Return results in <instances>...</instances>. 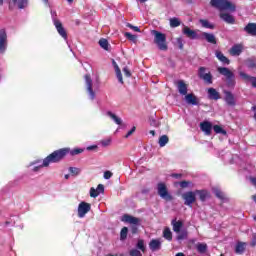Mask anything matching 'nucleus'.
Wrapping results in <instances>:
<instances>
[{
	"label": "nucleus",
	"mask_w": 256,
	"mask_h": 256,
	"mask_svg": "<svg viewBox=\"0 0 256 256\" xmlns=\"http://www.w3.org/2000/svg\"><path fill=\"white\" fill-rule=\"evenodd\" d=\"M69 153V149H59L48 155L43 160H34L31 162L28 167H33L32 171H41L43 167H49L51 163H59L62 159H65V156Z\"/></svg>",
	"instance_id": "f257e3e1"
},
{
	"label": "nucleus",
	"mask_w": 256,
	"mask_h": 256,
	"mask_svg": "<svg viewBox=\"0 0 256 256\" xmlns=\"http://www.w3.org/2000/svg\"><path fill=\"white\" fill-rule=\"evenodd\" d=\"M210 5L219 11H229V13L237 11V6L230 0H211Z\"/></svg>",
	"instance_id": "f03ea898"
},
{
	"label": "nucleus",
	"mask_w": 256,
	"mask_h": 256,
	"mask_svg": "<svg viewBox=\"0 0 256 256\" xmlns=\"http://www.w3.org/2000/svg\"><path fill=\"white\" fill-rule=\"evenodd\" d=\"M151 34L154 35V43L160 51H167V36L157 30H152Z\"/></svg>",
	"instance_id": "7ed1b4c3"
},
{
	"label": "nucleus",
	"mask_w": 256,
	"mask_h": 256,
	"mask_svg": "<svg viewBox=\"0 0 256 256\" xmlns=\"http://www.w3.org/2000/svg\"><path fill=\"white\" fill-rule=\"evenodd\" d=\"M51 17L52 21L54 23L55 28L57 29V32L63 39H67V31H65V28L63 27V24L59 19H57V12L51 10Z\"/></svg>",
	"instance_id": "20e7f679"
},
{
	"label": "nucleus",
	"mask_w": 256,
	"mask_h": 256,
	"mask_svg": "<svg viewBox=\"0 0 256 256\" xmlns=\"http://www.w3.org/2000/svg\"><path fill=\"white\" fill-rule=\"evenodd\" d=\"M9 45V40L7 39V31L5 29L0 30V54L5 55L7 52V47Z\"/></svg>",
	"instance_id": "39448f33"
},
{
	"label": "nucleus",
	"mask_w": 256,
	"mask_h": 256,
	"mask_svg": "<svg viewBox=\"0 0 256 256\" xmlns=\"http://www.w3.org/2000/svg\"><path fill=\"white\" fill-rule=\"evenodd\" d=\"M182 199L184 200V205H187V207H193V203L197 201V196L195 191H188L182 194Z\"/></svg>",
	"instance_id": "423d86ee"
},
{
	"label": "nucleus",
	"mask_w": 256,
	"mask_h": 256,
	"mask_svg": "<svg viewBox=\"0 0 256 256\" xmlns=\"http://www.w3.org/2000/svg\"><path fill=\"white\" fill-rule=\"evenodd\" d=\"M84 79L88 97L89 99H91V101H93V99H95V90H93V80L91 79V76L89 74H86Z\"/></svg>",
	"instance_id": "0eeeda50"
},
{
	"label": "nucleus",
	"mask_w": 256,
	"mask_h": 256,
	"mask_svg": "<svg viewBox=\"0 0 256 256\" xmlns=\"http://www.w3.org/2000/svg\"><path fill=\"white\" fill-rule=\"evenodd\" d=\"M78 217L80 219H83L85 217V215H87V213H89V211H91V204L82 201L79 203L78 205Z\"/></svg>",
	"instance_id": "6e6552de"
},
{
	"label": "nucleus",
	"mask_w": 256,
	"mask_h": 256,
	"mask_svg": "<svg viewBox=\"0 0 256 256\" xmlns=\"http://www.w3.org/2000/svg\"><path fill=\"white\" fill-rule=\"evenodd\" d=\"M158 195H160V197L166 201H171V195H169L167 186H165L164 183L158 184Z\"/></svg>",
	"instance_id": "1a4fd4ad"
},
{
	"label": "nucleus",
	"mask_w": 256,
	"mask_h": 256,
	"mask_svg": "<svg viewBox=\"0 0 256 256\" xmlns=\"http://www.w3.org/2000/svg\"><path fill=\"white\" fill-rule=\"evenodd\" d=\"M28 5V0H10L9 7L10 9H25Z\"/></svg>",
	"instance_id": "9d476101"
},
{
	"label": "nucleus",
	"mask_w": 256,
	"mask_h": 256,
	"mask_svg": "<svg viewBox=\"0 0 256 256\" xmlns=\"http://www.w3.org/2000/svg\"><path fill=\"white\" fill-rule=\"evenodd\" d=\"M121 221L123 223H129L130 225H139V223H141V219L131 216L129 214L123 215Z\"/></svg>",
	"instance_id": "9b49d317"
},
{
	"label": "nucleus",
	"mask_w": 256,
	"mask_h": 256,
	"mask_svg": "<svg viewBox=\"0 0 256 256\" xmlns=\"http://www.w3.org/2000/svg\"><path fill=\"white\" fill-rule=\"evenodd\" d=\"M182 33L188 37V39H199V35H197V30H192L191 28L185 26L182 29Z\"/></svg>",
	"instance_id": "f8f14e48"
},
{
	"label": "nucleus",
	"mask_w": 256,
	"mask_h": 256,
	"mask_svg": "<svg viewBox=\"0 0 256 256\" xmlns=\"http://www.w3.org/2000/svg\"><path fill=\"white\" fill-rule=\"evenodd\" d=\"M240 77L245 81L246 83H251L252 87L256 89V77L249 76V74L245 72L239 73Z\"/></svg>",
	"instance_id": "ddd939ff"
},
{
	"label": "nucleus",
	"mask_w": 256,
	"mask_h": 256,
	"mask_svg": "<svg viewBox=\"0 0 256 256\" xmlns=\"http://www.w3.org/2000/svg\"><path fill=\"white\" fill-rule=\"evenodd\" d=\"M195 193L196 197H198L200 201H202V203H204V201H207V199L211 198V194L207 190H195Z\"/></svg>",
	"instance_id": "4468645a"
},
{
	"label": "nucleus",
	"mask_w": 256,
	"mask_h": 256,
	"mask_svg": "<svg viewBox=\"0 0 256 256\" xmlns=\"http://www.w3.org/2000/svg\"><path fill=\"white\" fill-rule=\"evenodd\" d=\"M200 129L205 133V135H211V131L213 129V124L209 121H204L200 123Z\"/></svg>",
	"instance_id": "2eb2a0df"
},
{
	"label": "nucleus",
	"mask_w": 256,
	"mask_h": 256,
	"mask_svg": "<svg viewBox=\"0 0 256 256\" xmlns=\"http://www.w3.org/2000/svg\"><path fill=\"white\" fill-rule=\"evenodd\" d=\"M220 19L225 21V23H228V25L235 24V18L227 12H220Z\"/></svg>",
	"instance_id": "dca6fc26"
},
{
	"label": "nucleus",
	"mask_w": 256,
	"mask_h": 256,
	"mask_svg": "<svg viewBox=\"0 0 256 256\" xmlns=\"http://www.w3.org/2000/svg\"><path fill=\"white\" fill-rule=\"evenodd\" d=\"M199 75L201 79H204L206 83H212L211 81V73L207 72V69L205 67H201L199 69Z\"/></svg>",
	"instance_id": "f3484780"
},
{
	"label": "nucleus",
	"mask_w": 256,
	"mask_h": 256,
	"mask_svg": "<svg viewBox=\"0 0 256 256\" xmlns=\"http://www.w3.org/2000/svg\"><path fill=\"white\" fill-rule=\"evenodd\" d=\"M176 85H177L178 93H180V95H187L188 86L185 83V81L179 80L176 82Z\"/></svg>",
	"instance_id": "a211bd4d"
},
{
	"label": "nucleus",
	"mask_w": 256,
	"mask_h": 256,
	"mask_svg": "<svg viewBox=\"0 0 256 256\" xmlns=\"http://www.w3.org/2000/svg\"><path fill=\"white\" fill-rule=\"evenodd\" d=\"M185 101L188 105H198L199 99H197V96L195 94L190 93L185 95Z\"/></svg>",
	"instance_id": "6ab92c4d"
},
{
	"label": "nucleus",
	"mask_w": 256,
	"mask_h": 256,
	"mask_svg": "<svg viewBox=\"0 0 256 256\" xmlns=\"http://www.w3.org/2000/svg\"><path fill=\"white\" fill-rule=\"evenodd\" d=\"M162 241L161 239H152L149 243V248L152 251H159V249H161V245H162Z\"/></svg>",
	"instance_id": "aec40b11"
},
{
	"label": "nucleus",
	"mask_w": 256,
	"mask_h": 256,
	"mask_svg": "<svg viewBox=\"0 0 256 256\" xmlns=\"http://www.w3.org/2000/svg\"><path fill=\"white\" fill-rule=\"evenodd\" d=\"M218 72L221 75H224V77H226V79H228L229 81H233V78L235 77L233 75V72H231V70H229L228 68H218Z\"/></svg>",
	"instance_id": "412c9836"
},
{
	"label": "nucleus",
	"mask_w": 256,
	"mask_h": 256,
	"mask_svg": "<svg viewBox=\"0 0 256 256\" xmlns=\"http://www.w3.org/2000/svg\"><path fill=\"white\" fill-rule=\"evenodd\" d=\"M243 53V45L237 44L230 49V55L233 57H239V54Z\"/></svg>",
	"instance_id": "4be33fe9"
},
{
	"label": "nucleus",
	"mask_w": 256,
	"mask_h": 256,
	"mask_svg": "<svg viewBox=\"0 0 256 256\" xmlns=\"http://www.w3.org/2000/svg\"><path fill=\"white\" fill-rule=\"evenodd\" d=\"M113 66H114V69H115V74H116V77L119 81V83H121V85H123V74L121 73V69L119 68V65H117V62H115V60H113Z\"/></svg>",
	"instance_id": "5701e85b"
},
{
	"label": "nucleus",
	"mask_w": 256,
	"mask_h": 256,
	"mask_svg": "<svg viewBox=\"0 0 256 256\" xmlns=\"http://www.w3.org/2000/svg\"><path fill=\"white\" fill-rule=\"evenodd\" d=\"M208 97L209 99H213L214 101L221 99V95L219 94V92H217L215 88L208 89Z\"/></svg>",
	"instance_id": "b1692460"
},
{
	"label": "nucleus",
	"mask_w": 256,
	"mask_h": 256,
	"mask_svg": "<svg viewBox=\"0 0 256 256\" xmlns=\"http://www.w3.org/2000/svg\"><path fill=\"white\" fill-rule=\"evenodd\" d=\"M225 101L228 105H235V96L229 91H224Z\"/></svg>",
	"instance_id": "393cba45"
},
{
	"label": "nucleus",
	"mask_w": 256,
	"mask_h": 256,
	"mask_svg": "<svg viewBox=\"0 0 256 256\" xmlns=\"http://www.w3.org/2000/svg\"><path fill=\"white\" fill-rule=\"evenodd\" d=\"M106 115H107V117L112 119V121H114V123H116V125H121L123 123V120L119 116H116L115 113H113L111 111L106 112Z\"/></svg>",
	"instance_id": "a878e982"
},
{
	"label": "nucleus",
	"mask_w": 256,
	"mask_h": 256,
	"mask_svg": "<svg viewBox=\"0 0 256 256\" xmlns=\"http://www.w3.org/2000/svg\"><path fill=\"white\" fill-rule=\"evenodd\" d=\"M202 37H204V39H206L208 43H212L213 45L217 43V39L215 38V35L211 33L203 32Z\"/></svg>",
	"instance_id": "bb28decb"
},
{
	"label": "nucleus",
	"mask_w": 256,
	"mask_h": 256,
	"mask_svg": "<svg viewBox=\"0 0 256 256\" xmlns=\"http://www.w3.org/2000/svg\"><path fill=\"white\" fill-rule=\"evenodd\" d=\"M246 247H247V243H245V242H238L236 244L235 253H237L238 255H241L245 251Z\"/></svg>",
	"instance_id": "cd10ccee"
},
{
	"label": "nucleus",
	"mask_w": 256,
	"mask_h": 256,
	"mask_svg": "<svg viewBox=\"0 0 256 256\" xmlns=\"http://www.w3.org/2000/svg\"><path fill=\"white\" fill-rule=\"evenodd\" d=\"M200 25L204 27L205 29H215V24L209 22V20L206 19H200L199 20Z\"/></svg>",
	"instance_id": "c85d7f7f"
},
{
	"label": "nucleus",
	"mask_w": 256,
	"mask_h": 256,
	"mask_svg": "<svg viewBox=\"0 0 256 256\" xmlns=\"http://www.w3.org/2000/svg\"><path fill=\"white\" fill-rule=\"evenodd\" d=\"M172 226H173V231H174L175 233H180V232H181V229H182V227H183V222L173 220V221H172Z\"/></svg>",
	"instance_id": "c756f323"
},
{
	"label": "nucleus",
	"mask_w": 256,
	"mask_h": 256,
	"mask_svg": "<svg viewBox=\"0 0 256 256\" xmlns=\"http://www.w3.org/2000/svg\"><path fill=\"white\" fill-rule=\"evenodd\" d=\"M62 149H68L69 151L66 153V155L68 153H70V155H72V157H75V155H81V153H83V151H85V149L83 148H74V149H70V148H62Z\"/></svg>",
	"instance_id": "7c9ffc66"
},
{
	"label": "nucleus",
	"mask_w": 256,
	"mask_h": 256,
	"mask_svg": "<svg viewBox=\"0 0 256 256\" xmlns=\"http://www.w3.org/2000/svg\"><path fill=\"white\" fill-rule=\"evenodd\" d=\"M245 31L249 33L250 35H256V24L250 23L245 27Z\"/></svg>",
	"instance_id": "2f4dec72"
},
{
	"label": "nucleus",
	"mask_w": 256,
	"mask_h": 256,
	"mask_svg": "<svg viewBox=\"0 0 256 256\" xmlns=\"http://www.w3.org/2000/svg\"><path fill=\"white\" fill-rule=\"evenodd\" d=\"M216 57L217 59H219V61H221V63H224L225 65H229L228 58L225 57V55H223V53H221L220 51L216 52Z\"/></svg>",
	"instance_id": "473e14b6"
},
{
	"label": "nucleus",
	"mask_w": 256,
	"mask_h": 256,
	"mask_svg": "<svg viewBox=\"0 0 256 256\" xmlns=\"http://www.w3.org/2000/svg\"><path fill=\"white\" fill-rule=\"evenodd\" d=\"M213 193L218 199H225V193L219 188H213Z\"/></svg>",
	"instance_id": "72a5a7b5"
},
{
	"label": "nucleus",
	"mask_w": 256,
	"mask_h": 256,
	"mask_svg": "<svg viewBox=\"0 0 256 256\" xmlns=\"http://www.w3.org/2000/svg\"><path fill=\"white\" fill-rule=\"evenodd\" d=\"M163 237L164 239L171 241L173 239V234L171 233V229L165 228L163 231Z\"/></svg>",
	"instance_id": "f704fd0d"
},
{
	"label": "nucleus",
	"mask_w": 256,
	"mask_h": 256,
	"mask_svg": "<svg viewBox=\"0 0 256 256\" xmlns=\"http://www.w3.org/2000/svg\"><path fill=\"white\" fill-rule=\"evenodd\" d=\"M160 147H165V145H167V143H169V137L167 135H163L159 138L158 141Z\"/></svg>",
	"instance_id": "c9c22d12"
},
{
	"label": "nucleus",
	"mask_w": 256,
	"mask_h": 256,
	"mask_svg": "<svg viewBox=\"0 0 256 256\" xmlns=\"http://www.w3.org/2000/svg\"><path fill=\"white\" fill-rule=\"evenodd\" d=\"M99 45L105 51H109V42L107 41V39H105V38L100 39L99 40Z\"/></svg>",
	"instance_id": "e433bc0d"
},
{
	"label": "nucleus",
	"mask_w": 256,
	"mask_h": 256,
	"mask_svg": "<svg viewBox=\"0 0 256 256\" xmlns=\"http://www.w3.org/2000/svg\"><path fill=\"white\" fill-rule=\"evenodd\" d=\"M196 249L199 253H205V251H207V244L198 243V244H196Z\"/></svg>",
	"instance_id": "4c0bfd02"
},
{
	"label": "nucleus",
	"mask_w": 256,
	"mask_h": 256,
	"mask_svg": "<svg viewBox=\"0 0 256 256\" xmlns=\"http://www.w3.org/2000/svg\"><path fill=\"white\" fill-rule=\"evenodd\" d=\"M179 25H181V20H179V18H171L170 19V27L175 28V27H179Z\"/></svg>",
	"instance_id": "58836bf2"
},
{
	"label": "nucleus",
	"mask_w": 256,
	"mask_h": 256,
	"mask_svg": "<svg viewBox=\"0 0 256 256\" xmlns=\"http://www.w3.org/2000/svg\"><path fill=\"white\" fill-rule=\"evenodd\" d=\"M127 233H129V229L127 227H123L120 232L121 241H125V239H127Z\"/></svg>",
	"instance_id": "ea45409f"
},
{
	"label": "nucleus",
	"mask_w": 256,
	"mask_h": 256,
	"mask_svg": "<svg viewBox=\"0 0 256 256\" xmlns=\"http://www.w3.org/2000/svg\"><path fill=\"white\" fill-rule=\"evenodd\" d=\"M136 247H137V249H140V251H142V253H145V250H146L145 241L138 240Z\"/></svg>",
	"instance_id": "a19ab883"
},
{
	"label": "nucleus",
	"mask_w": 256,
	"mask_h": 256,
	"mask_svg": "<svg viewBox=\"0 0 256 256\" xmlns=\"http://www.w3.org/2000/svg\"><path fill=\"white\" fill-rule=\"evenodd\" d=\"M124 35L129 39V41H132V43H137V35H133L129 32H126Z\"/></svg>",
	"instance_id": "79ce46f5"
},
{
	"label": "nucleus",
	"mask_w": 256,
	"mask_h": 256,
	"mask_svg": "<svg viewBox=\"0 0 256 256\" xmlns=\"http://www.w3.org/2000/svg\"><path fill=\"white\" fill-rule=\"evenodd\" d=\"M213 130L215 131V133H220V135H227V131L222 129L221 126H219V125H215L213 127Z\"/></svg>",
	"instance_id": "37998d69"
},
{
	"label": "nucleus",
	"mask_w": 256,
	"mask_h": 256,
	"mask_svg": "<svg viewBox=\"0 0 256 256\" xmlns=\"http://www.w3.org/2000/svg\"><path fill=\"white\" fill-rule=\"evenodd\" d=\"M112 141L113 140L111 138H106L104 140H101L100 143H101L102 147H109V145H111Z\"/></svg>",
	"instance_id": "c03bdc74"
},
{
	"label": "nucleus",
	"mask_w": 256,
	"mask_h": 256,
	"mask_svg": "<svg viewBox=\"0 0 256 256\" xmlns=\"http://www.w3.org/2000/svg\"><path fill=\"white\" fill-rule=\"evenodd\" d=\"M177 239H178V241L187 239V231L178 232Z\"/></svg>",
	"instance_id": "a18cd8bd"
},
{
	"label": "nucleus",
	"mask_w": 256,
	"mask_h": 256,
	"mask_svg": "<svg viewBox=\"0 0 256 256\" xmlns=\"http://www.w3.org/2000/svg\"><path fill=\"white\" fill-rule=\"evenodd\" d=\"M90 197H99V192H97V189H95L94 187L90 189Z\"/></svg>",
	"instance_id": "49530a36"
},
{
	"label": "nucleus",
	"mask_w": 256,
	"mask_h": 256,
	"mask_svg": "<svg viewBox=\"0 0 256 256\" xmlns=\"http://www.w3.org/2000/svg\"><path fill=\"white\" fill-rule=\"evenodd\" d=\"M96 191H97L98 195H101V193H103L105 191V186H103V184H99L96 188Z\"/></svg>",
	"instance_id": "de8ad7c7"
},
{
	"label": "nucleus",
	"mask_w": 256,
	"mask_h": 256,
	"mask_svg": "<svg viewBox=\"0 0 256 256\" xmlns=\"http://www.w3.org/2000/svg\"><path fill=\"white\" fill-rule=\"evenodd\" d=\"M127 27H129V29H132V31H135L136 33H141V29H139V27L137 26H133L132 24H127Z\"/></svg>",
	"instance_id": "09e8293b"
},
{
	"label": "nucleus",
	"mask_w": 256,
	"mask_h": 256,
	"mask_svg": "<svg viewBox=\"0 0 256 256\" xmlns=\"http://www.w3.org/2000/svg\"><path fill=\"white\" fill-rule=\"evenodd\" d=\"M69 171H70V173H72L73 175H79V173H80L79 168H75V167H70V168H69Z\"/></svg>",
	"instance_id": "8fccbe9b"
},
{
	"label": "nucleus",
	"mask_w": 256,
	"mask_h": 256,
	"mask_svg": "<svg viewBox=\"0 0 256 256\" xmlns=\"http://www.w3.org/2000/svg\"><path fill=\"white\" fill-rule=\"evenodd\" d=\"M130 255H131V256H142V255H141V251H139V250H137V249H132V250L130 251Z\"/></svg>",
	"instance_id": "3c124183"
},
{
	"label": "nucleus",
	"mask_w": 256,
	"mask_h": 256,
	"mask_svg": "<svg viewBox=\"0 0 256 256\" xmlns=\"http://www.w3.org/2000/svg\"><path fill=\"white\" fill-rule=\"evenodd\" d=\"M113 177V172L107 170L104 172V179H111Z\"/></svg>",
	"instance_id": "603ef678"
},
{
	"label": "nucleus",
	"mask_w": 256,
	"mask_h": 256,
	"mask_svg": "<svg viewBox=\"0 0 256 256\" xmlns=\"http://www.w3.org/2000/svg\"><path fill=\"white\" fill-rule=\"evenodd\" d=\"M123 73H124L125 77H131V70H129L128 67L123 68Z\"/></svg>",
	"instance_id": "864d4df0"
},
{
	"label": "nucleus",
	"mask_w": 256,
	"mask_h": 256,
	"mask_svg": "<svg viewBox=\"0 0 256 256\" xmlns=\"http://www.w3.org/2000/svg\"><path fill=\"white\" fill-rule=\"evenodd\" d=\"M176 43H177L179 49H183V38H181V37L177 38Z\"/></svg>",
	"instance_id": "5fc2aeb1"
},
{
	"label": "nucleus",
	"mask_w": 256,
	"mask_h": 256,
	"mask_svg": "<svg viewBox=\"0 0 256 256\" xmlns=\"http://www.w3.org/2000/svg\"><path fill=\"white\" fill-rule=\"evenodd\" d=\"M136 129L137 128L135 126H133L132 129L129 130L128 133L126 134V136H125L126 139H128V137H131V135H133L135 133Z\"/></svg>",
	"instance_id": "6e6d98bb"
},
{
	"label": "nucleus",
	"mask_w": 256,
	"mask_h": 256,
	"mask_svg": "<svg viewBox=\"0 0 256 256\" xmlns=\"http://www.w3.org/2000/svg\"><path fill=\"white\" fill-rule=\"evenodd\" d=\"M247 65L251 69H255V67H256L255 61H253V60H248Z\"/></svg>",
	"instance_id": "4d7b16f0"
},
{
	"label": "nucleus",
	"mask_w": 256,
	"mask_h": 256,
	"mask_svg": "<svg viewBox=\"0 0 256 256\" xmlns=\"http://www.w3.org/2000/svg\"><path fill=\"white\" fill-rule=\"evenodd\" d=\"M180 187H182V189H185V187H189V182L187 181L180 182Z\"/></svg>",
	"instance_id": "13d9d810"
},
{
	"label": "nucleus",
	"mask_w": 256,
	"mask_h": 256,
	"mask_svg": "<svg viewBox=\"0 0 256 256\" xmlns=\"http://www.w3.org/2000/svg\"><path fill=\"white\" fill-rule=\"evenodd\" d=\"M87 151H95V149H97V145H92V146H88Z\"/></svg>",
	"instance_id": "bf43d9fd"
},
{
	"label": "nucleus",
	"mask_w": 256,
	"mask_h": 256,
	"mask_svg": "<svg viewBox=\"0 0 256 256\" xmlns=\"http://www.w3.org/2000/svg\"><path fill=\"white\" fill-rule=\"evenodd\" d=\"M251 245H252L253 247H255V245H256V234L253 235Z\"/></svg>",
	"instance_id": "052dcab7"
},
{
	"label": "nucleus",
	"mask_w": 256,
	"mask_h": 256,
	"mask_svg": "<svg viewBox=\"0 0 256 256\" xmlns=\"http://www.w3.org/2000/svg\"><path fill=\"white\" fill-rule=\"evenodd\" d=\"M250 181L254 185V187H256V178H251Z\"/></svg>",
	"instance_id": "680f3d73"
},
{
	"label": "nucleus",
	"mask_w": 256,
	"mask_h": 256,
	"mask_svg": "<svg viewBox=\"0 0 256 256\" xmlns=\"http://www.w3.org/2000/svg\"><path fill=\"white\" fill-rule=\"evenodd\" d=\"M150 135L152 136V137H155V131L154 130H150Z\"/></svg>",
	"instance_id": "e2e57ef3"
},
{
	"label": "nucleus",
	"mask_w": 256,
	"mask_h": 256,
	"mask_svg": "<svg viewBox=\"0 0 256 256\" xmlns=\"http://www.w3.org/2000/svg\"><path fill=\"white\" fill-rule=\"evenodd\" d=\"M172 177L179 178V177H181V174H174V175H172Z\"/></svg>",
	"instance_id": "0e129e2a"
},
{
	"label": "nucleus",
	"mask_w": 256,
	"mask_h": 256,
	"mask_svg": "<svg viewBox=\"0 0 256 256\" xmlns=\"http://www.w3.org/2000/svg\"><path fill=\"white\" fill-rule=\"evenodd\" d=\"M175 256H185V254H183V253H177Z\"/></svg>",
	"instance_id": "69168bd1"
},
{
	"label": "nucleus",
	"mask_w": 256,
	"mask_h": 256,
	"mask_svg": "<svg viewBox=\"0 0 256 256\" xmlns=\"http://www.w3.org/2000/svg\"><path fill=\"white\" fill-rule=\"evenodd\" d=\"M253 201L256 203V195L253 196Z\"/></svg>",
	"instance_id": "338daca9"
},
{
	"label": "nucleus",
	"mask_w": 256,
	"mask_h": 256,
	"mask_svg": "<svg viewBox=\"0 0 256 256\" xmlns=\"http://www.w3.org/2000/svg\"><path fill=\"white\" fill-rule=\"evenodd\" d=\"M64 177H65V179H69V175L68 174H66Z\"/></svg>",
	"instance_id": "774afa93"
}]
</instances>
